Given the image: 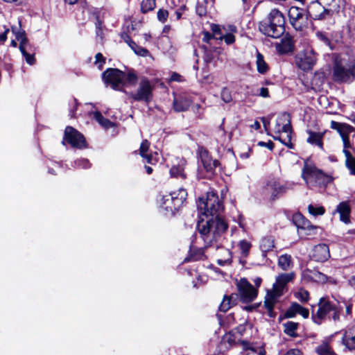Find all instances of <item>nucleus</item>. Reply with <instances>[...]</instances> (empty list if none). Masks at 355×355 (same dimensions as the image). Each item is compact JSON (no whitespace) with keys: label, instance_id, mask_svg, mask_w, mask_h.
<instances>
[{"label":"nucleus","instance_id":"nucleus-1","mask_svg":"<svg viewBox=\"0 0 355 355\" xmlns=\"http://www.w3.org/2000/svg\"><path fill=\"white\" fill-rule=\"evenodd\" d=\"M198 208L203 217L198 222L197 227L205 247H213L220 251L222 258L217 261L219 265L230 263L232 254L230 250L225 247L227 241L224 237L228 225L220 216L223 205L216 193L211 191L207 193L206 199L199 198Z\"/></svg>","mask_w":355,"mask_h":355},{"label":"nucleus","instance_id":"nucleus-2","mask_svg":"<svg viewBox=\"0 0 355 355\" xmlns=\"http://www.w3.org/2000/svg\"><path fill=\"white\" fill-rule=\"evenodd\" d=\"M294 272L282 273L276 277L272 290L267 292L264 301V306L267 309L268 315L270 318L275 317L274 306L279 298L283 295L286 284L295 278Z\"/></svg>","mask_w":355,"mask_h":355},{"label":"nucleus","instance_id":"nucleus-3","mask_svg":"<svg viewBox=\"0 0 355 355\" xmlns=\"http://www.w3.org/2000/svg\"><path fill=\"white\" fill-rule=\"evenodd\" d=\"M284 23L283 14L277 9H272L268 17L259 23V29L268 37L279 38L285 31Z\"/></svg>","mask_w":355,"mask_h":355},{"label":"nucleus","instance_id":"nucleus-4","mask_svg":"<svg viewBox=\"0 0 355 355\" xmlns=\"http://www.w3.org/2000/svg\"><path fill=\"white\" fill-rule=\"evenodd\" d=\"M355 60L347 55H337L333 67V78L338 83H352L355 78Z\"/></svg>","mask_w":355,"mask_h":355},{"label":"nucleus","instance_id":"nucleus-5","mask_svg":"<svg viewBox=\"0 0 355 355\" xmlns=\"http://www.w3.org/2000/svg\"><path fill=\"white\" fill-rule=\"evenodd\" d=\"M343 309L338 302H333L326 297H321L318 302V309L313 314L312 318L314 322L318 324L327 318L336 321L339 320Z\"/></svg>","mask_w":355,"mask_h":355},{"label":"nucleus","instance_id":"nucleus-6","mask_svg":"<svg viewBox=\"0 0 355 355\" xmlns=\"http://www.w3.org/2000/svg\"><path fill=\"white\" fill-rule=\"evenodd\" d=\"M302 177L309 187L314 185L325 186L334 180L331 175L324 174L322 171L309 164L304 166Z\"/></svg>","mask_w":355,"mask_h":355},{"label":"nucleus","instance_id":"nucleus-7","mask_svg":"<svg viewBox=\"0 0 355 355\" xmlns=\"http://www.w3.org/2000/svg\"><path fill=\"white\" fill-rule=\"evenodd\" d=\"M275 133L280 134L274 137L275 139L280 141L284 145L292 148L291 144V126L290 114L286 112L280 114L276 120L274 128Z\"/></svg>","mask_w":355,"mask_h":355},{"label":"nucleus","instance_id":"nucleus-8","mask_svg":"<svg viewBox=\"0 0 355 355\" xmlns=\"http://www.w3.org/2000/svg\"><path fill=\"white\" fill-rule=\"evenodd\" d=\"M187 196L186 189L181 188L169 195L162 196L159 202L160 207L167 212L173 213L183 205Z\"/></svg>","mask_w":355,"mask_h":355},{"label":"nucleus","instance_id":"nucleus-9","mask_svg":"<svg viewBox=\"0 0 355 355\" xmlns=\"http://www.w3.org/2000/svg\"><path fill=\"white\" fill-rule=\"evenodd\" d=\"M291 184L288 183H282L278 180L270 179L263 187V194L271 200H275L286 193L288 190L291 189Z\"/></svg>","mask_w":355,"mask_h":355},{"label":"nucleus","instance_id":"nucleus-10","mask_svg":"<svg viewBox=\"0 0 355 355\" xmlns=\"http://www.w3.org/2000/svg\"><path fill=\"white\" fill-rule=\"evenodd\" d=\"M317 61V56L311 47H307L295 56L296 65L303 71L311 70Z\"/></svg>","mask_w":355,"mask_h":355},{"label":"nucleus","instance_id":"nucleus-11","mask_svg":"<svg viewBox=\"0 0 355 355\" xmlns=\"http://www.w3.org/2000/svg\"><path fill=\"white\" fill-rule=\"evenodd\" d=\"M125 73L117 69L110 68L103 73V79L113 89L121 90L124 86Z\"/></svg>","mask_w":355,"mask_h":355},{"label":"nucleus","instance_id":"nucleus-12","mask_svg":"<svg viewBox=\"0 0 355 355\" xmlns=\"http://www.w3.org/2000/svg\"><path fill=\"white\" fill-rule=\"evenodd\" d=\"M153 87L149 80L144 78L139 83V87L135 92H132L130 96L135 101H145L148 103L152 98Z\"/></svg>","mask_w":355,"mask_h":355},{"label":"nucleus","instance_id":"nucleus-13","mask_svg":"<svg viewBox=\"0 0 355 355\" xmlns=\"http://www.w3.org/2000/svg\"><path fill=\"white\" fill-rule=\"evenodd\" d=\"M237 288L241 300L243 302H252L257 296V289L245 278L240 279L237 283Z\"/></svg>","mask_w":355,"mask_h":355},{"label":"nucleus","instance_id":"nucleus-14","mask_svg":"<svg viewBox=\"0 0 355 355\" xmlns=\"http://www.w3.org/2000/svg\"><path fill=\"white\" fill-rule=\"evenodd\" d=\"M12 32L15 35V40L19 42V50L24 57L26 62L29 64L35 63V58L33 54L27 52L29 46L24 31L17 30V27H12Z\"/></svg>","mask_w":355,"mask_h":355},{"label":"nucleus","instance_id":"nucleus-15","mask_svg":"<svg viewBox=\"0 0 355 355\" xmlns=\"http://www.w3.org/2000/svg\"><path fill=\"white\" fill-rule=\"evenodd\" d=\"M64 140L73 148H82L85 146L84 136L71 126L65 128Z\"/></svg>","mask_w":355,"mask_h":355},{"label":"nucleus","instance_id":"nucleus-16","mask_svg":"<svg viewBox=\"0 0 355 355\" xmlns=\"http://www.w3.org/2000/svg\"><path fill=\"white\" fill-rule=\"evenodd\" d=\"M193 99L187 93H173V108L176 112H185L189 110Z\"/></svg>","mask_w":355,"mask_h":355},{"label":"nucleus","instance_id":"nucleus-17","mask_svg":"<svg viewBox=\"0 0 355 355\" xmlns=\"http://www.w3.org/2000/svg\"><path fill=\"white\" fill-rule=\"evenodd\" d=\"M292 220L297 229L305 231L306 234L313 235L316 234L318 227L311 225L302 214L299 212L294 214Z\"/></svg>","mask_w":355,"mask_h":355},{"label":"nucleus","instance_id":"nucleus-18","mask_svg":"<svg viewBox=\"0 0 355 355\" xmlns=\"http://www.w3.org/2000/svg\"><path fill=\"white\" fill-rule=\"evenodd\" d=\"M187 161L182 157H173L171 159V167L170 169V175L173 178H187V174L184 172V168Z\"/></svg>","mask_w":355,"mask_h":355},{"label":"nucleus","instance_id":"nucleus-19","mask_svg":"<svg viewBox=\"0 0 355 355\" xmlns=\"http://www.w3.org/2000/svg\"><path fill=\"white\" fill-rule=\"evenodd\" d=\"M150 143L148 140H144L139 148V155L144 161L151 165H155L159 160V155L157 152H149Z\"/></svg>","mask_w":355,"mask_h":355},{"label":"nucleus","instance_id":"nucleus-20","mask_svg":"<svg viewBox=\"0 0 355 355\" xmlns=\"http://www.w3.org/2000/svg\"><path fill=\"white\" fill-rule=\"evenodd\" d=\"M338 214L339 219L343 223L348 225L351 223V207L348 201H343L340 202L336 209L333 211V214Z\"/></svg>","mask_w":355,"mask_h":355},{"label":"nucleus","instance_id":"nucleus-21","mask_svg":"<svg viewBox=\"0 0 355 355\" xmlns=\"http://www.w3.org/2000/svg\"><path fill=\"white\" fill-rule=\"evenodd\" d=\"M310 17L315 20L323 19L329 15V10L326 9L319 2H313L308 8Z\"/></svg>","mask_w":355,"mask_h":355},{"label":"nucleus","instance_id":"nucleus-22","mask_svg":"<svg viewBox=\"0 0 355 355\" xmlns=\"http://www.w3.org/2000/svg\"><path fill=\"white\" fill-rule=\"evenodd\" d=\"M313 259L319 262H324L330 257L329 248L327 244L321 243L315 245L313 250Z\"/></svg>","mask_w":355,"mask_h":355},{"label":"nucleus","instance_id":"nucleus-23","mask_svg":"<svg viewBox=\"0 0 355 355\" xmlns=\"http://www.w3.org/2000/svg\"><path fill=\"white\" fill-rule=\"evenodd\" d=\"M349 134H345L341 135V138L343 142V152L345 155V166L349 170L354 164H355V158L352 155L349 148H352L349 139Z\"/></svg>","mask_w":355,"mask_h":355},{"label":"nucleus","instance_id":"nucleus-24","mask_svg":"<svg viewBox=\"0 0 355 355\" xmlns=\"http://www.w3.org/2000/svg\"><path fill=\"white\" fill-rule=\"evenodd\" d=\"M297 314L302 315L304 318H307L309 315V311L307 309L303 307L300 304L294 302L286 311L284 316L286 318H292Z\"/></svg>","mask_w":355,"mask_h":355},{"label":"nucleus","instance_id":"nucleus-25","mask_svg":"<svg viewBox=\"0 0 355 355\" xmlns=\"http://www.w3.org/2000/svg\"><path fill=\"white\" fill-rule=\"evenodd\" d=\"M308 137L306 139L307 143L312 146L318 147L320 149L323 150V137L324 132H317L312 130H307Z\"/></svg>","mask_w":355,"mask_h":355},{"label":"nucleus","instance_id":"nucleus-26","mask_svg":"<svg viewBox=\"0 0 355 355\" xmlns=\"http://www.w3.org/2000/svg\"><path fill=\"white\" fill-rule=\"evenodd\" d=\"M259 248L263 257H266V253L272 250L275 248L274 239L272 236H265L261 239Z\"/></svg>","mask_w":355,"mask_h":355},{"label":"nucleus","instance_id":"nucleus-27","mask_svg":"<svg viewBox=\"0 0 355 355\" xmlns=\"http://www.w3.org/2000/svg\"><path fill=\"white\" fill-rule=\"evenodd\" d=\"M125 41L131 48V49L135 52V54L142 57H147L150 55V52L148 51V50L144 47L138 46L135 42H133L129 37V36H125Z\"/></svg>","mask_w":355,"mask_h":355},{"label":"nucleus","instance_id":"nucleus-28","mask_svg":"<svg viewBox=\"0 0 355 355\" xmlns=\"http://www.w3.org/2000/svg\"><path fill=\"white\" fill-rule=\"evenodd\" d=\"M256 66L257 71L261 74H265L269 70V67L265 61L263 55L258 51L256 53Z\"/></svg>","mask_w":355,"mask_h":355},{"label":"nucleus","instance_id":"nucleus-29","mask_svg":"<svg viewBox=\"0 0 355 355\" xmlns=\"http://www.w3.org/2000/svg\"><path fill=\"white\" fill-rule=\"evenodd\" d=\"M304 14L303 10L298 7L292 6L288 10V17L292 25L295 26L296 23L302 18Z\"/></svg>","mask_w":355,"mask_h":355},{"label":"nucleus","instance_id":"nucleus-30","mask_svg":"<svg viewBox=\"0 0 355 355\" xmlns=\"http://www.w3.org/2000/svg\"><path fill=\"white\" fill-rule=\"evenodd\" d=\"M283 327L284 332L286 335L293 338H295L298 336L297 334V330L299 327V323L293 321H288L283 324Z\"/></svg>","mask_w":355,"mask_h":355},{"label":"nucleus","instance_id":"nucleus-31","mask_svg":"<svg viewBox=\"0 0 355 355\" xmlns=\"http://www.w3.org/2000/svg\"><path fill=\"white\" fill-rule=\"evenodd\" d=\"M331 128L332 129L336 130L340 136L345 134H349L353 130V128L351 125L345 123H340L334 121H331Z\"/></svg>","mask_w":355,"mask_h":355},{"label":"nucleus","instance_id":"nucleus-32","mask_svg":"<svg viewBox=\"0 0 355 355\" xmlns=\"http://www.w3.org/2000/svg\"><path fill=\"white\" fill-rule=\"evenodd\" d=\"M201 159L203 166L207 172H212L219 164L217 160L210 158L208 155H202Z\"/></svg>","mask_w":355,"mask_h":355},{"label":"nucleus","instance_id":"nucleus-33","mask_svg":"<svg viewBox=\"0 0 355 355\" xmlns=\"http://www.w3.org/2000/svg\"><path fill=\"white\" fill-rule=\"evenodd\" d=\"M315 352L318 355H336L329 344L324 341L316 348Z\"/></svg>","mask_w":355,"mask_h":355},{"label":"nucleus","instance_id":"nucleus-34","mask_svg":"<svg viewBox=\"0 0 355 355\" xmlns=\"http://www.w3.org/2000/svg\"><path fill=\"white\" fill-rule=\"evenodd\" d=\"M236 297L234 295H225L220 304L219 310L223 312L228 311L235 303Z\"/></svg>","mask_w":355,"mask_h":355},{"label":"nucleus","instance_id":"nucleus-35","mask_svg":"<svg viewBox=\"0 0 355 355\" xmlns=\"http://www.w3.org/2000/svg\"><path fill=\"white\" fill-rule=\"evenodd\" d=\"M94 117L96 121L105 129H108L114 126V123L109 119L105 118L99 112H96L94 114Z\"/></svg>","mask_w":355,"mask_h":355},{"label":"nucleus","instance_id":"nucleus-36","mask_svg":"<svg viewBox=\"0 0 355 355\" xmlns=\"http://www.w3.org/2000/svg\"><path fill=\"white\" fill-rule=\"evenodd\" d=\"M343 343L348 349H355V335L346 332L343 336Z\"/></svg>","mask_w":355,"mask_h":355},{"label":"nucleus","instance_id":"nucleus-37","mask_svg":"<svg viewBox=\"0 0 355 355\" xmlns=\"http://www.w3.org/2000/svg\"><path fill=\"white\" fill-rule=\"evenodd\" d=\"M291 264V257L288 254L281 255L278 260L279 266L284 270H288Z\"/></svg>","mask_w":355,"mask_h":355},{"label":"nucleus","instance_id":"nucleus-38","mask_svg":"<svg viewBox=\"0 0 355 355\" xmlns=\"http://www.w3.org/2000/svg\"><path fill=\"white\" fill-rule=\"evenodd\" d=\"M155 6V0H143L141 3V10L143 13H146L153 10Z\"/></svg>","mask_w":355,"mask_h":355},{"label":"nucleus","instance_id":"nucleus-39","mask_svg":"<svg viewBox=\"0 0 355 355\" xmlns=\"http://www.w3.org/2000/svg\"><path fill=\"white\" fill-rule=\"evenodd\" d=\"M308 210L310 214L316 216L323 215L325 212V209L322 206H315L309 205Z\"/></svg>","mask_w":355,"mask_h":355},{"label":"nucleus","instance_id":"nucleus-40","mask_svg":"<svg viewBox=\"0 0 355 355\" xmlns=\"http://www.w3.org/2000/svg\"><path fill=\"white\" fill-rule=\"evenodd\" d=\"M239 249L244 257H247L249 254V251L252 247L251 243L246 241L242 240L239 243Z\"/></svg>","mask_w":355,"mask_h":355},{"label":"nucleus","instance_id":"nucleus-41","mask_svg":"<svg viewBox=\"0 0 355 355\" xmlns=\"http://www.w3.org/2000/svg\"><path fill=\"white\" fill-rule=\"evenodd\" d=\"M137 80V76L133 71H129L125 73L124 79V85L128 83L130 85H135Z\"/></svg>","mask_w":355,"mask_h":355},{"label":"nucleus","instance_id":"nucleus-42","mask_svg":"<svg viewBox=\"0 0 355 355\" xmlns=\"http://www.w3.org/2000/svg\"><path fill=\"white\" fill-rule=\"evenodd\" d=\"M295 295L300 301L306 302L309 300V293L307 291L300 288Z\"/></svg>","mask_w":355,"mask_h":355},{"label":"nucleus","instance_id":"nucleus-43","mask_svg":"<svg viewBox=\"0 0 355 355\" xmlns=\"http://www.w3.org/2000/svg\"><path fill=\"white\" fill-rule=\"evenodd\" d=\"M74 166L77 168H88L90 167V163L88 159L81 158L74 162Z\"/></svg>","mask_w":355,"mask_h":355},{"label":"nucleus","instance_id":"nucleus-44","mask_svg":"<svg viewBox=\"0 0 355 355\" xmlns=\"http://www.w3.org/2000/svg\"><path fill=\"white\" fill-rule=\"evenodd\" d=\"M220 96L225 103H230L232 100L231 92L225 87L222 89Z\"/></svg>","mask_w":355,"mask_h":355},{"label":"nucleus","instance_id":"nucleus-45","mask_svg":"<svg viewBox=\"0 0 355 355\" xmlns=\"http://www.w3.org/2000/svg\"><path fill=\"white\" fill-rule=\"evenodd\" d=\"M315 34H316V37H318V40L323 42L326 45L330 46V44H331L330 40L329 39L327 35L325 33L322 32V31H318V32H316Z\"/></svg>","mask_w":355,"mask_h":355},{"label":"nucleus","instance_id":"nucleus-46","mask_svg":"<svg viewBox=\"0 0 355 355\" xmlns=\"http://www.w3.org/2000/svg\"><path fill=\"white\" fill-rule=\"evenodd\" d=\"M168 17V10H166L165 9H159L157 11V19L162 23L166 22Z\"/></svg>","mask_w":355,"mask_h":355},{"label":"nucleus","instance_id":"nucleus-47","mask_svg":"<svg viewBox=\"0 0 355 355\" xmlns=\"http://www.w3.org/2000/svg\"><path fill=\"white\" fill-rule=\"evenodd\" d=\"M220 39H223L227 44H232L235 42V37L234 34L225 33L224 35L220 36Z\"/></svg>","mask_w":355,"mask_h":355},{"label":"nucleus","instance_id":"nucleus-48","mask_svg":"<svg viewBox=\"0 0 355 355\" xmlns=\"http://www.w3.org/2000/svg\"><path fill=\"white\" fill-rule=\"evenodd\" d=\"M95 64L97 65L99 69H101L103 64L105 63V58L101 53H98L96 56Z\"/></svg>","mask_w":355,"mask_h":355},{"label":"nucleus","instance_id":"nucleus-49","mask_svg":"<svg viewBox=\"0 0 355 355\" xmlns=\"http://www.w3.org/2000/svg\"><path fill=\"white\" fill-rule=\"evenodd\" d=\"M239 343L242 345L243 349L244 350H251L254 352H256V349L252 346V344L251 343H250L249 341L245 340H242Z\"/></svg>","mask_w":355,"mask_h":355},{"label":"nucleus","instance_id":"nucleus-50","mask_svg":"<svg viewBox=\"0 0 355 355\" xmlns=\"http://www.w3.org/2000/svg\"><path fill=\"white\" fill-rule=\"evenodd\" d=\"M250 327V324H240L237 327L236 331L241 336H244L248 328Z\"/></svg>","mask_w":355,"mask_h":355},{"label":"nucleus","instance_id":"nucleus-51","mask_svg":"<svg viewBox=\"0 0 355 355\" xmlns=\"http://www.w3.org/2000/svg\"><path fill=\"white\" fill-rule=\"evenodd\" d=\"M223 29L226 33L234 34V33L237 32L236 27L233 24H227L226 26H224Z\"/></svg>","mask_w":355,"mask_h":355},{"label":"nucleus","instance_id":"nucleus-52","mask_svg":"<svg viewBox=\"0 0 355 355\" xmlns=\"http://www.w3.org/2000/svg\"><path fill=\"white\" fill-rule=\"evenodd\" d=\"M169 80L170 81H175V82H182L184 80V78L179 73H176V72H173L171 74Z\"/></svg>","mask_w":355,"mask_h":355},{"label":"nucleus","instance_id":"nucleus-53","mask_svg":"<svg viewBox=\"0 0 355 355\" xmlns=\"http://www.w3.org/2000/svg\"><path fill=\"white\" fill-rule=\"evenodd\" d=\"M3 32L0 34V44L3 43L7 39V34L9 33V28L3 26Z\"/></svg>","mask_w":355,"mask_h":355},{"label":"nucleus","instance_id":"nucleus-54","mask_svg":"<svg viewBox=\"0 0 355 355\" xmlns=\"http://www.w3.org/2000/svg\"><path fill=\"white\" fill-rule=\"evenodd\" d=\"M258 146L262 147H266L270 150H272L274 148V144L272 141L264 142V141H259Z\"/></svg>","mask_w":355,"mask_h":355},{"label":"nucleus","instance_id":"nucleus-55","mask_svg":"<svg viewBox=\"0 0 355 355\" xmlns=\"http://www.w3.org/2000/svg\"><path fill=\"white\" fill-rule=\"evenodd\" d=\"M259 95L263 98L269 97V91L266 87H261L259 90Z\"/></svg>","mask_w":355,"mask_h":355},{"label":"nucleus","instance_id":"nucleus-56","mask_svg":"<svg viewBox=\"0 0 355 355\" xmlns=\"http://www.w3.org/2000/svg\"><path fill=\"white\" fill-rule=\"evenodd\" d=\"M284 355H302V352L298 349H291L288 350Z\"/></svg>","mask_w":355,"mask_h":355},{"label":"nucleus","instance_id":"nucleus-57","mask_svg":"<svg viewBox=\"0 0 355 355\" xmlns=\"http://www.w3.org/2000/svg\"><path fill=\"white\" fill-rule=\"evenodd\" d=\"M202 34H203L202 40L205 42H209V40L212 38V35L208 31H204L202 33Z\"/></svg>","mask_w":355,"mask_h":355},{"label":"nucleus","instance_id":"nucleus-58","mask_svg":"<svg viewBox=\"0 0 355 355\" xmlns=\"http://www.w3.org/2000/svg\"><path fill=\"white\" fill-rule=\"evenodd\" d=\"M211 31H213L214 33L218 34L220 33V28L219 27V26L214 24L211 26Z\"/></svg>","mask_w":355,"mask_h":355},{"label":"nucleus","instance_id":"nucleus-59","mask_svg":"<svg viewBox=\"0 0 355 355\" xmlns=\"http://www.w3.org/2000/svg\"><path fill=\"white\" fill-rule=\"evenodd\" d=\"M255 286L258 288L261 286V284L262 282V279L260 278V277H256L254 280H253Z\"/></svg>","mask_w":355,"mask_h":355},{"label":"nucleus","instance_id":"nucleus-60","mask_svg":"<svg viewBox=\"0 0 355 355\" xmlns=\"http://www.w3.org/2000/svg\"><path fill=\"white\" fill-rule=\"evenodd\" d=\"M250 127L252 128H254L255 130H259L260 128H261V125H260V123L257 121H255L251 125Z\"/></svg>","mask_w":355,"mask_h":355},{"label":"nucleus","instance_id":"nucleus-61","mask_svg":"<svg viewBox=\"0 0 355 355\" xmlns=\"http://www.w3.org/2000/svg\"><path fill=\"white\" fill-rule=\"evenodd\" d=\"M261 121L263 123V126L266 129H267L268 128V125H269L270 124V121L268 120H267L265 117H262L261 118Z\"/></svg>","mask_w":355,"mask_h":355},{"label":"nucleus","instance_id":"nucleus-62","mask_svg":"<svg viewBox=\"0 0 355 355\" xmlns=\"http://www.w3.org/2000/svg\"><path fill=\"white\" fill-rule=\"evenodd\" d=\"M243 4V8L245 10L249 8L250 0H241Z\"/></svg>","mask_w":355,"mask_h":355},{"label":"nucleus","instance_id":"nucleus-63","mask_svg":"<svg viewBox=\"0 0 355 355\" xmlns=\"http://www.w3.org/2000/svg\"><path fill=\"white\" fill-rule=\"evenodd\" d=\"M197 12L199 15L202 16L205 14V10L202 8L198 7Z\"/></svg>","mask_w":355,"mask_h":355},{"label":"nucleus","instance_id":"nucleus-64","mask_svg":"<svg viewBox=\"0 0 355 355\" xmlns=\"http://www.w3.org/2000/svg\"><path fill=\"white\" fill-rule=\"evenodd\" d=\"M175 15L177 20H179L182 17V12L180 10H178L175 12Z\"/></svg>","mask_w":355,"mask_h":355}]
</instances>
